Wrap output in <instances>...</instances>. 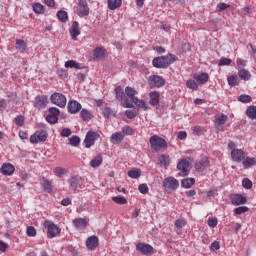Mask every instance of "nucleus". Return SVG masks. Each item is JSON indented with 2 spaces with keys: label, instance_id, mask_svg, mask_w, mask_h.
I'll use <instances>...</instances> for the list:
<instances>
[{
  "label": "nucleus",
  "instance_id": "f257e3e1",
  "mask_svg": "<svg viewBox=\"0 0 256 256\" xmlns=\"http://www.w3.org/2000/svg\"><path fill=\"white\" fill-rule=\"evenodd\" d=\"M177 61V57L173 54H168L166 56H159L153 59L152 65L156 69H165V67H169L172 63Z\"/></svg>",
  "mask_w": 256,
  "mask_h": 256
},
{
  "label": "nucleus",
  "instance_id": "f03ea898",
  "mask_svg": "<svg viewBox=\"0 0 256 256\" xmlns=\"http://www.w3.org/2000/svg\"><path fill=\"white\" fill-rule=\"evenodd\" d=\"M149 143L152 151L156 153L161 149H167V141L157 135L150 137Z\"/></svg>",
  "mask_w": 256,
  "mask_h": 256
},
{
  "label": "nucleus",
  "instance_id": "7ed1b4c3",
  "mask_svg": "<svg viewBox=\"0 0 256 256\" xmlns=\"http://www.w3.org/2000/svg\"><path fill=\"white\" fill-rule=\"evenodd\" d=\"M44 227L47 229V237L48 239H53V237H57V235H59V233H61V229L59 228V226H57V224L46 220L44 222Z\"/></svg>",
  "mask_w": 256,
  "mask_h": 256
},
{
  "label": "nucleus",
  "instance_id": "20e7f679",
  "mask_svg": "<svg viewBox=\"0 0 256 256\" xmlns=\"http://www.w3.org/2000/svg\"><path fill=\"white\" fill-rule=\"evenodd\" d=\"M133 103L138 107V109H143V111H147V102L145 100H139V98H135L131 102H129V98H126L124 101V107L126 109H131L133 108Z\"/></svg>",
  "mask_w": 256,
  "mask_h": 256
},
{
  "label": "nucleus",
  "instance_id": "39448f33",
  "mask_svg": "<svg viewBox=\"0 0 256 256\" xmlns=\"http://www.w3.org/2000/svg\"><path fill=\"white\" fill-rule=\"evenodd\" d=\"M165 191H177L179 189V180L175 177H167L163 181Z\"/></svg>",
  "mask_w": 256,
  "mask_h": 256
},
{
  "label": "nucleus",
  "instance_id": "423d86ee",
  "mask_svg": "<svg viewBox=\"0 0 256 256\" xmlns=\"http://www.w3.org/2000/svg\"><path fill=\"white\" fill-rule=\"evenodd\" d=\"M51 103L58 107H65L67 105V98L61 93H54L50 97Z\"/></svg>",
  "mask_w": 256,
  "mask_h": 256
},
{
  "label": "nucleus",
  "instance_id": "0eeeda50",
  "mask_svg": "<svg viewBox=\"0 0 256 256\" xmlns=\"http://www.w3.org/2000/svg\"><path fill=\"white\" fill-rule=\"evenodd\" d=\"M99 139V133L93 132V131H88L86 134V137L84 139L85 143V148L89 149L90 147H93L95 145V141Z\"/></svg>",
  "mask_w": 256,
  "mask_h": 256
},
{
  "label": "nucleus",
  "instance_id": "6e6552de",
  "mask_svg": "<svg viewBox=\"0 0 256 256\" xmlns=\"http://www.w3.org/2000/svg\"><path fill=\"white\" fill-rule=\"evenodd\" d=\"M45 141H47V131L45 130L35 132L33 135L30 136V143L32 144L43 143Z\"/></svg>",
  "mask_w": 256,
  "mask_h": 256
},
{
  "label": "nucleus",
  "instance_id": "1a4fd4ad",
  "mask_svg": "<svg viewBox=\"0 0 256 256\" xmlns=\"http://www.w3.org/2000/svg\"><path fill=\"white\" fill-rule=\"evenodd\" d=\"M136 251H140L142 255H153L155 253V249L150 244L145 242H140L136 245Z\"/></svg>",
  "mask_w": 256,
  "mask_h": 256
},
{
  "label": "nucleus",
  "instance_id": "9d476101",
  "mask_svg": "<svg viewBox=\"0 0 256 256\" xmlns=\"http://www.w3.org/2000/svg\"><path fill=\"white\" fill-rule=\"evenodd\" d=\"M76 13L79 15V17H87V15H89V7L87 6V1L79 0Z\"/></svg>",
  "mask_w": 256,
  "mask_h": 256
},
{
  "label": "nucleus",
  "instance_id": "9b49d317",
  "mask_svg": "<svg viewBox=\"0 0 256 256\" xmlns=\"http://www.w3.org/2000/svg\"><path fill=\"white\" fill-rule=\"evenodd\" d=\"M177 169L180 171V177H187V175H189V162L186 159H182L177 164Z\"/></svg>",
  "mask_w": 256,
  "mask_h": 256
},
{
  "label": "nucleus",
  "instance_id": "f8f14e48",
  "mask_svg": "<svg viewBox=\"0 0 256 256\" xmlns=\"http://www.w3.org/2000/svg\"><path fill=\"white\" fill-rule=\"evenodd\" d=\"M68 184L71 187L73 193H77L79 189H81V186L83 185V181L81 180V178L72 177L68 179Z\"/></svg>",
  "mask_w": 256,
  "mask_h": 256
},
{
  "label": "nucleus",
  "instance_id": "ddd939ff",
  "mask_svg": "<svg viewBox=\"0 0 256 256\" xmlns=\"http://www.w3.org/2000/svg\"><path fill=\"white\" fill-rule=\"evenodd\" d=\"M0 173L6 177H11L15 173V166L11 163H4L0 168Z\"/></svg>",
  "mask_w": 256,
  "mask_h": 256
},
{
  "label": "nucleus",
  "instance_id": "4468645a",
  "mask_svg": "<svg viewBox=\"0 0 256 256\" xmlns=\"http://www.w3.org/2000/svg\"><path fill=\"white\" fill-rule=\"evenodd\" d=\"M231 158L235 163H241L245 159V152L241 149H232Z\"/></svg>",
  "mask_w": 256,
  "mask_h": 256
},
{
  "label": "nucleus",
  "instance_id": "2eb2a0df",
  "mask_svg": "<svg viewBox=\"0 0 256 256\" xmlns=\"http://www.w3.org/2000/svg\"><path fill=\"white\" fill-rule=\"evenodd\" d=\"M86 247L90 251H95L99 247V238L97 236H90L86 240Z\"/></svg>",
  "mask_w": 256,
  "mask_h": 256
},
{
  "label": "nucleus",
  "instance_id": "dca6fc26",
  "mask_svg": "<svg viewBox=\"0 0 256 256\" xmlns=\"http://www.w3.org/2000/svg\"><path fill=\"white\" fill-rule=\"evenodd\" d=\"M81 107V103L77 102L76 100H70L67 105L68 112H70L71 115L79 113Z\"/></svg>",
  "mask_w": 256,
  "mask_h": 256
},
{
  "label": "nucleus",
  "instance_id": "f3484780",
  "mask_svg": "<svg viewBox=\"0 0 256 256\" xmlns=\"http://www.w3.org/2000/svg\"><path fill=\"white\" fill-rule=\"evenodd\" d=\"M149 85H155L156 87H163L165 80L161 76L152 75L148 78Z\"/></svg>",
  "mask_w": 256,
  "mask_h": 256
},
{
  "label": "nucleus",
  "instance_id": "a211bd4d",
  "mask_svg": "<svg viewBox=\"0 0 256 256\" xmlns=\"http://www.w3.org/2000/svg\"><path fill=\"white\" fill-rule=\"evenodd\" d=\"M231 203L234 206L245 205V203H247V198H245L241 194H234V195L231 196Z\"/></svg>",
  "mask_w": 256,
  "mask_h": 256
},
{
  "label": "nucleus",
  "instance_id": "6ab92c4d",
  "mask_svg": "<svg viewBox=\"0 0 256 256\" xmlns=\"http://www.w3.org/2000/svg\"><path fill=\"white\" fill-rule=\"evenodd\" d=\"M47 103V96H37L35 98L34 107H36V109H45V107H47Z\"/></svg>",
  "mask_w": 256,
  "mask_h": 256
},
{
  "label": "nucleus",
  "instance_id": "aec40b11",
  "mask_svg": "<svg viewBox=\"0 0 256 256\" xmlns=\"http://www.w3.org/2000/svg\"><path fill=\"white\" fill-rule=\"evenodd\" d=\"M70 35L73 41H77V37L81 35V30H79V22L74 21L72 23L71 29H70Z\"/></svg>",
  "mask_w": 256,
  "mask_h": 256
},
{
  "label": "nucleus",
  "instance_id": "412c9836",
  "mask_svg": "<svg viewBox=\"0 0 256 256\" xmlns=\"http://www.w3.org/2000/svg\"><path fill=\"white\" fill-rule=\"evenodd\" d=\"M209 166V159L207 157L202 158L198 163L195 164L196 171L203 173L205 169Z\"/></svg>",
  "mask_w": 256,
  "mask_h": 256
},
{
  "label": "nucleus",
  "instance_id": "4be33fe9",
  "mask_svg": "<svg viewBox=\"0 0 256 256\" xmlns=\"http://www.w3.org/2000/svg\"><path fill=\"white\" fill-rule=\"evenodd\" d=\"M161 96V94H159L158 91H153L149 93V103L150 105H152V107H155L157 105H159V97Z\"/></svg>",
  "mask_w": 256,
  "mask_h": 256
},
{
  "label": "nucleus",
  "instance_id": "5701e85b",
  "mask_svg": "<svg viewBox=\"0 0 256 256\" xmlns=\"http://www.w3.org/2000/svg\"><path fill=\"white\" fill-rule=\"evenodd\" d=\"M123 139H125L123 132H116L111 136V143H113V145H119Z\"/></svg>",
  "mask_w": 256,
  "mask_h": 256
},
{
  "label": "nucleus",
  "instance_id": "b1692460",
  "mask_svg": "<svg viewBox=\"0 0 256 256\" xmlns=\"http://www.w3.org/2000/svg\"><path fill=\"white\" fill-rule=\"evenodd\" d=\"M101 163H103V156L101 154H97L91 161H90V167L93 169H97V167L101 166Z\"/></svg>",
  "mask_w": 256,
  "mask_h": 256
},
{
  "label": "nucleus",
  "instance_id": "393cba45",
  "mask_svg": "<svg viewBox=\"0 0 256 256\" xmlns=\"http://www.w3.org/2000/svg\"><path fill=\"white\" fill-rule=\"evenodd\" d=\"M41 187L46 191V193H51L53 191V182L49 179L43 178L41 182Z\"/></svg>",
  "mask_w": 256,
  "mask_h": 256
},
{
  "label": "nucleus",
  "instance_id": "a878e982",
  "mask_svg": "<svg viewBox=\"0 0 256 256\" xmlns=\"http://www.w3.org/2000/svg\"><path fill=\"white\" fill-rule=\"evenodd\" d=\"M194 79L200 85H203V83H207L209 81V74L207 73H201V74H194Z\"/></svg>",
  "mask_w": 256,
  "mask_h": 256
},
{
  "label": "nucleus",
  "instance_id": "bb28decb",
  "mask_svg": "<svg viewBox=\"0 0 256 256\" xmlns=\"http://www.w3.org/2000/svg\"><path fill=\"white\" fill-rule=\"evenodd\" d=\"M238 77L242 81H249L251 79V72H249V70L247 69L242 68L238 71Z\"/></svg>",
  "mask_w": 256,
  "mask_h": 256
},
{
  "label": "nucleus",
  "instance_id": "cd10ccee",
  "mask_svg": "<svg viewBox=\"0 0 256 256\" xmlns=\"http://www.w3.org/2000/svg\"><path fill=\"white\" fill-rule=\"evenodd\" d=\"M137 94V90H135L132 87L127 86L125 88V95L128 97V99L130 100V103L132 101H134V99H137V97H135V95Z\"/></svg>",
  "mask_w": 256,
  "mask_h": 256
},
{
  "label": "nucleus",
  "instance_id": "c85d7f7f",
  "mask_svg": "<svg viewBox=\"0 0 256 256\" xmlns=\"http://www.w3.org/2000/svg\"><path fill=\"white\" fill-rule=\"evenodd\" d=\"M123 3V0H108V9L110 11H115V9H119Z\"/></svg>",
  "mask_w": 256,
  "mask_h": 256
},
{
  "label": "nucleus",
  "instance_id": "c756f323",
  "mask_svg": "<svg viewBox=\"0 0 256 256\" xmlns=\"http://www.w3.org/2000/svg\"><path fill=\"white\" fill-rule=\"evenodd\" d=\"M195 185V178H185L181 181V186L184 189H191L192 186Z\"/></svg>",
  "mask_w": 256,
  "mask_h": 256
},
{
  "label": "nucleus",
  "instance_id": "7c9ffc66",
  "mask_svg": "<svg viewBox=\"0 0 256 256\" xmlns=\"http://www.w3.org/2000/svg\"><path fill=\"white\" fill-rule=\"evenodd\" d=\"M73 224L76 229H85V227H87V220L83 218H77L73 221Z\"/></svg>",
  "mask_w": 256,
  "mask_h": 256
},
{
  "label": "nucleus",
  "instance_id": "2f4dec72",
  "mask_svg": "<svg viewBox=\"0 0 256 256\" xmlns=\"http://www.w3.org/2000/svg\"><path fill=\"white\" fill-rule=\"evenodd\" d=\"M66 69H83L80 63L75 62L74 60H68L65 62Z\"/></svg>",
  "mask_w": 256,
  "mask_h": 256
},
{
  "label": "nucleus",
  "instance_id": "473e14b6",
  "mask_svg": "<svg viewBox=\"0 0 256 256\" xmlns=\"http://www.w3.org/2000/svg\"><path fill=\"white\" fill-rule=\"evenodd\" d=\"M227 115L222 114L221 116L216 118V129H221V125H225L227 123Z\"/></svg>",
  "mask_w": 256,
  "mask_h": 256
},
{
  "label": "nucleus",
  "instance_id": "72a5a7b5",
  "mask_svg": "<svg viewBox=\"0 0 256 256\" xmlns=\"http://www.w3.org/2000/svg\"><path fill=\"white\" fill-rule=\"evenodd\" d=\"M227 81L230 87H237L239 85V77L237 75L228 76Z\"/></svg>",
  "mask_w": 256,
  "mask_h": 256
},
{
  "label": "nucleus",
  "instance_id": "f704fd0d",
  "mask_svg": "<svg viewBox=\"0 0 256 256\" xmlns=\"http://www.w3.org/2000/svg\"><path fill=\"white\" fill-rule=\"evenodd\" d=\"M158 161L160 163L161 167H169V163H170V158L169 156L162 154L159 158Z\"/></svg>",
  "mask_w": 256,
  "mask_h": 256
},
{
  "label": "nucleus",
  "instance_id": "c9c22d12",
  "mask_svg": "<svg viewBox=\"0 0 256 256\" xmlns=\"http://www.w3.org/2000/svg\"><path fill=\"white\" fill-rule=\"evenodd\" d=\"M242 165H243V167H245V168H247V167H253L254 165H256V158L246 157V158L242 161Z\"/></svg>",
  "mask_w": 256,
  "mask_h": 256
},
{
  "label": "nucleus",
  "instance_id": "e433bc0d",
  "mask_svg": "<svg viewBox=\"0 0 256 256\" xmlns=\"http://www.w3.org/2000/svg\"><path fill=\"white\" fill-rule=\"evenodd\" d=\"M187 225V221L185 219H178L175 221V227L177 228L176 233L179 235L181 234L182 227Z\"/></svg>",
  "mask_w": 256,
  "mask_h": 256
},
{
  "label": "nucleus",
  "instance_id": "4c0bfd02",
  "mask_svg": "<svg viewBox=\"0 0 256 256\" xmlns=\"http://www.w3.org/2000/svg\"><path fill=\"white\" fill-rule=\"evenodd\" d=\"M80 117L81 119H83V121H89V119L93 117V114L91 113V111L83 108L80 112Z\"/></svg>",
  "mask_w": 256,
  "mask_h": 256
},
{
  "label": "nucleus",
  "instance_id": "58836bf2",
  "mask_svg": "<svg viewBox=\"0 0 256 256\" xmlns=\"http://www.w3.org/2000/svg\"><path fill=\"white\" fill-rule=\"evenodd\" d=\"M16 49L20 52L23 53L25 49H27V43L21 39L16 40Z\"/></svg>",
  "mask_w": 256,
  "mask_h": 256
},
{
  "label": "nucleus",
  "instance_id": "ea45409f",
  "mask_svg": "<svg viewBox=\"0 0 256 256\" xmlns=\"http://www.w3.org/2000/svg\"><path fill=\"white\" fill-rule=\"evenodd\" d=\"M93 55L96 59H104L105 57V50L101 47H97L94 52Z\"/></svg>",
  "mask_w": 256,
  "mask_h": 256
},
{
  "label": "nucleus",
  "instance_id": "a19ab883",
  "mask_svg": "<svg viewBox=\"0 0 256 256\" xmlns=\"http://www.w3.org/2000/svg\"><path fill=\"white\" fill-rule=\"evenodd\" d=\"M246 115L249 119H256V106H249L246 110Z\"/></svg>",
  "mask_w": 256,
  "mask_h": 256
},
{
  "label": "nucleus",
  "instance_id": "79ce46f5",
  "mask_svg": "<svg viewBox=\"0 0 256 256\" xmlns=\"http://www.w3.org/2000/svg\"><path fill=\"white\" fill-rule=\"evenodd\" d=\"M112 201L117 205H127V199L123 196H114L112 197Z\"/></svg>",
  "mask_w": 256,
  "mask_h": 256
},
{
  "label": "nucleus",
  "instance_id": "37998d69",
  "mask_svg": "<svg viewBox=\"0 0 256 256\" xmlns=\"http://www.w3.org/2000/svg\"><path fill=\"white\" fill-rule=\"evenodd\" d=\"M128 177H130L131 179H139V177H141V170L133 169L128 171Z\"/></svg>",
  "mask_w": 256,
  "mask_h": 256
},
{
  "label": "nucleus",
  "instance_id": "c03bdc74",
  "mask_svg": "<svg viewBox=\"0 0 256 256\" xmlns=\"http://www.w3.org/2000/svg\"><path fill=\"white\" fill-rule=\"evenodd\" d=\"M69 143H70V145H72V147H79V144L81 143V138H79V136H77V135H73L69 139Z\"/></svg>",
  "mask_w": 256,
  "mask_h": 256
},
{
  "label": "nucleus",
  "instance_id": "a18cd8bd",
  "mask_svg": "<svg viewBox=\"0 0 256 256\" xmlns=\"http://www.w3.org/2000/svg\"><path fill=\"white\" fill-rule=\"evenodd\" d=\"M115 95H116V99H118V101H121L123 99V97H125V92L123 91L121 86H118L115 88Z\"/></svg>",
  "mask_w": 256,
  "mask_h": 256
},
{
  "label": "nucleus",
  "instance_id": "49530a36",
  "mask_svg": "<svg viewBox=\"0 0 256 256\" xmlns=\"http://www.w3.org/2000/svg\"><path fill=\"white\" fill-rule=\"evenodd\" d=\"M53 173L56 175V177H63V175L67 173V170L63 167H56L53 169Z\"/></svg>",
  "mask_w": 256,
  "mask_h": 256
},
{
  "label": "nucleus",
  "instance_id": "de8ad7c7",
  "mask_svg": "<svg viewBox=\"0 0 256 256\" xmlns=\"http://www.w3.org/2000/svg\"><path fill=\"white\" fill-rule=\"evenodd\" d=\"M57 17H58L59 21H62V23H65L68 19L67 12L64 10H59L57 12Z\"/></svg>",
  "mask_w": 256,
  "mask_h": 256
},
{
  "label": "nucleus",
  "instance_id": "09e8293b",
  "mask_svg": "<svg viewBox=\"0 0 256 256\" xmlns=\"http://www.w3.org/2000/svg\"><path fill=\"white\" fill-rule=\"evenodd\" d=\"M186 86L188 87V89H192V91H197V89H199V85H197V82H195V80H187Z\"/></svg>",
  "mask_w": 256,
  "mask_h": 256
},
{
  "label": "nucleus",
  "instance_id": "8fccbe9b",
  "mask_svg": "<svg viewBox=\"0 0 256 256\" xmlns=\"http://www.w3.org/2000/svg\"><path fill=\"white\" fill-rule=\"evenodd\" d=\"M249 211V207L247 206H240L234 209L235 215H243V213H247Z\"/></svg>",
  "mask_w": 256,
  "mask_h": 256
},
{
  "label": "nucleus",
  "instance_id": "3c124183",
  "mask_svg": "<svg viewBox=\"0 0 256 256\" xmlns=\"http://www.w3.org/2000/svg\"><path fill=\"white\" fill-rule=\"evenodd\" d=\"M123 135H135V130L131 126L126 125L122 128Z\"/></svg>",
  "mask_w": 256,
  "mask_h": 256
},
{
  "label": "nucleus",
  "instance_id": "603ef678",
  "mask_svg": "<svg viewBox=\"0 0 256 256\" xmlns=\"http://www.w3.org/2000/svg\"><path fill=\"white\" fill-rule=\"evenodd\" d=\"M103 115L106 119H109L110 117H114L115 113H113V110L109 107H105L103 109Z\"/></svg>",
  "mask_w": 256,
  "mask_h": 256
},
{
  "label": "nucleus",
  "instance_id": "864d4df0",
  "mask_svg": "<svg viewBox=\"0 0 256 256\" xmlns=\"http://www.w3.org/2000/svg\"><path fill=\"white\" fill-rule=\"evenodd\" d=\"M46 121L50 123L51 125H55L57 121H59V117L54 116L53 114H49L46 116Z\"/></svg>",
  "mask_w": 256,
  "mask_h": 256
},
{
  "label": "nucleus",
  "instance_id": "5fc2aeb1",
  "mask_svg": "<svg viewBox=\"0 0 256 256\" xmlns=\"http://www.w3.org/2000/svg\"><path fill=\"white\" fill-rule=\"evenodd\" d=\"M33 11L35 13L41 14L45 11V8L42 4L36 3V4L33 5Z\"/></svg>",
  "mask_w": 256,
  "mask_h": 256
},
{
  "label": "nucleus",
  "instance_id": "6e6d98bb",
  "mask_svg": "<svg viewBox=\"0 0 256 256\" xmlns=\"http://www.w3.org/2000/svg\"><path fill=\"white\" fill-rule=\"evenodd\" d=\"M238 101L241 103H251V96L247 94H242L238 97Z\"/></svg>",
  "mask_w": 256,
  "mask_h": 256
},
{
  "label": "nucleus",
  "instance_id": "4d7b16f0",
  "mask_svg": "<svg viewBox=\"0 0 256 256\" xmlns=\"http://www.w3.org/2000/svg\"><path fill=\"white\" fill-rule=\"evenodd\" d=\"M57 75L62 77V79H67L69 77V72L63 68H60L57 70Z\"/></svg>",
  "mask_w": 256,
  "mask_h": 256
},
{
  "label": "nucleus",
  "instance_id": "13d9d810",
  "mask_svg": "<svg viewBox=\"0 0 256 256\" xmlns=\"http://www.w3.org/2000/svg\"><path fill=\"white\" fill-rule=\"evenodd\" d=\"M242 185H243L244 189H251L253 187V182H251V180H249V178H244L242 180Z\"/></svg>",
  "mask_w": 256,
  "mask_h": 256
},
{
  "label": "nucleus",
  "instance_id": "bf43d9fd",
  "mask_svg": "<svg viewBox=\"0 0 256 256\" xmlns=\"http://www.w3.org/2000/svg\"><path fill=\"white\" fill-rule=\"evenodd\" d=\"M125 115L128 119H135L137 117V110H126Z\"/></svg>",
  "mask_w": 256,
  "mask_h": 256
},
{
  "label": "nucleus",
  "instance_id": "052dcab7",
  "mask_svg": "<svg viewBox=\"0 0 256 256\" xmlns=\"http://www.w3.org/2000/svg\"><path fill=\"white\" fill-rule=\"evenodd\" d=\"M26 234L28 237H35V235H37V230H35V227L29 226L26 230Z\"/></svg>",
  "mask_w": 256,
  "mask_h": 256
},
{
  "label": "nucleus",
  "instance_id": "680f3d73",
  "mask_svg": "<svg viewBox=\"0 0 256 256\" xmlns=\"http://www.w3.org/2000/svg\"><path fill=\"white\" fill-rule=\"evenodd\" d=\"M231 63H233V61H232L231 59L222 57V58L219 60L218 65H219V66H225V65H230Z\"/></svg>",
  "mask_w": 256,
  "mask_h": 256
},
{
  "label": "nucleus",
  "instance_id": "e2e57ef3",
  "mask_svg": "<svg viewBox=\"0 0 256 256\" xmlns=\"http://www.w3.org/2000/svg\"><path fill=\"white\" fill-rule=\"evenodd\" d=\"M218 221L217 218L211 217L208 218V226L211 227V229H215V226L217 225Z\"/></svg>",
  "mask_w": 256,
  "mask_h": 256
},
{
  "label": "nucleus",
  "instance_id": "0e129e2a",
  "mask_svg": "<svg viewBox=\"0 0 256 256\" xmlns=\"http://www.w3.org/2000/svg\"><path fill=\"white\" fill-rule=\"evenodd\" d=\"M138 189L142 193V195H146V193H149V187L147 186V184H140Z\"/></svg>",
  "mask_w": 256,
  "mask_h": 256
},
{
  "label": "nucleus",
  "instance_id": "69168bd1",
  "mask_svg": "<svg viewBox=\"0 0 256 256\" xmlns=\"http://www.w3.org/2000/svg\"><path fill=\"white\" fill-rule=\"evenodd\" d=\"M15 123L19 127H23V125L25 123V118L23 116H18V117L15 118Z\"/></svg>",
  "mask_w": 256,
  "mask_h": 256
},
{
  "label": "nucleus",
  "instance_id": "338daca9",
  "mask_svg": "<svg viewBox=\"0 0 256 256\" xmlns=\"http://www.w3.org/2000/svg\"><path fill=\"white\" fill-rule=\"evenodd\" d=\"M61 137H71V129L64 128L60 132Z\"/></svg>",
  "mask_w": 256,
  "mask_h": 256
},
{
  "label": "nucleus",
  "instance_id": "774afa93",
  "mask_svg": "<svg viewBox=\"0 0 256 256\" xmlns=\"http://www.w3.org/2000/svg\"><path fill=\"white\" fill-rule=\"evenodd\" d=\"M59 110H58V108L57 107H51L50 109H49V114L50 115H54L55 117H59Z\"/></svg>",
  "mask_w": 256,
  "mask_h": 256
}]
</instances>
